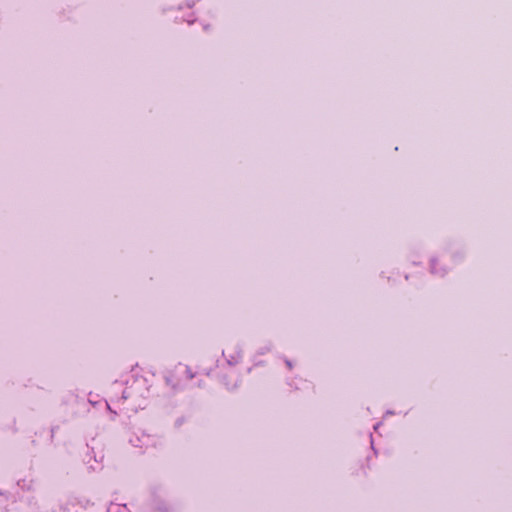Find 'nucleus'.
<instances>
[{"mask_svg": "<svg viewBox=\"0 0 512 512\" xmlns=\"http://www.w3.org/2000/svg\"><path fill=\"white\" fill-rule=\"evenodd\" d=\"M108 512H128V509L125 505L111 504L108 508Z\"/></svg>", "mask_w": 512, "mask_h": 512, "instance_id": "f257e3e1", "label": "nucleus"}]
</instances>
